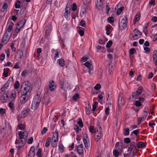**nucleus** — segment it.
I'll list each match as a JSON object with an SVG mask.
<instances>
[{"label": "nucleus", "mask_w": 157, "mask_h": 157, "mask_svg": "<svg viewBox=\"0 0 157 157\" xmlns=\"http://www.w3.org/2000/svg\"><path fill=\"white\" fill-rule=\"evenodd\" d=\"M30 87L31 83L29 81L24 82L21 86V88H22L21 90L22 93L28 94L30 92Z\"/></svg>", "instance_id": "nucleus-1"}, {"label": "nucleus", "mask_w": 157, "mask_h": 157, "mask_svg": "<svg viewBox=\"0 0 157 157\" xmlns=\"http://www.w3.org/2000/svg\"><path fill=\"white\" fill-rule=\"evenodd\" d=\"M41 101V98L40 96L37 94L35 96L32 102L31 108L32 109L36 110L39 107Z\"/></svg>", "instance_id": "nucleus-2"}, {"label": "nucleus", "mask_w": 157, "mask_h": 157, "mask_svg": "<svg viewBox=\"0 0 157 157\" xmlns=\"http://www.w3.org/2000/svg\"><path fill=\"white\" fill-rule=\"evenodd\" d=\"M28 94L22 93L19 99V103L18 104V107L20 108L22 105L25 103L28 100Z\"/></svg>", "instance_id": "nucleus-3"}, {"label": "nucleus", "mask_w": 157, "mask_h": 157, "mask_svg": "<svg viewBox=\"0 0 157 157\" xmlns=\"http://www.w3.org/2000/svg\"><path fill=\"white\" fill-rule=\"evenodd\" d=\"M26 22V20L25 19H23L17 24L16 27L15 31L16 33H18L20 29L23 28Z\"/></svg>", "instance_id": "nucleus-4"}, {"label": "nucleus", "mask_w": 157, "mask_h": 157, "mask_svg": "<svg viewBox=\"0 0 157 157\" xmlns=\"http://www.w3.org/2000/svg\"><path fill=\"white\" fill-rule=\"evenodd\" d=\"M143 88L141 86H140L135 92L132 93V97L133 98L136 99L142 93Z\"/></svg>", "instance_id": "nucleus-5"}, {"label": "nucleus", "mask_w": 157, "mask_h": 157, "mask_svg": "<svg viewBox=\"0 0 157 157\" xmlns=\"http://www.w3.org/2000/svg\"><path fill=\"white\" fill-rule=\"evenodd\" d=\"M13 80V78H10L5 84L1 88V90L2 91H6V90L8 88L10 84H12Z\"/></svg>", "instance_id": "nucleus-6"}, {"label": "nucleus", "mask_w": 157, "mask_h": 157, "mask_svg": "<svg viewBox=\"0 0 157 157\" xmlns=\"http://www.w3.org/2000/svg\"><path fill=\"white\" fill-rule=\"evenodd\" d=\"M12 33L8 34V33L6 32L4 34L2 40V42L4 44H6L9 41L10 39Z\"/></svg>", "instance_id": "nucleus-7"}, {"label": "nucleus", "mask_w": 157, "mask_h": 157, "mask_svg": "<svg viewBox=\"0 0 157 157\" xmlns=\"http://www.w3.org/2000/svg\"><path fill=\"white\" fill-rule=\"evenodd\" d=\"M84 65L88 68L89 74H92L93 73V70L92 63L88 61L84 63Z\"/></svg>", "instance_id": "nucleus-8"}, {"label": "nucleus", "mask_w": 157, "mask_h": 157, "mask_svg": "<svg viewBox=\"0 0 157 157\" xmlns=\"http://www.w3.org/2000/svg\"><path fill=\"white\" fill-rule=\"evenodd\" d=\"M134 35L132 36L133 40H136L142 35V33L138 30L135 29L133 31Z\"/></svg>", "instance_id": "nucleus-9"}, {"label": "nucleus", "mask_w": 157, "mask_h": 157, "mask_svg": "<svg viewBox=\"0 0 157 157\" xmlns=\"http://www.w3.org/2000/svg\"><path fill=\"white\" fill-rule=\"evenodd\" d=\"M26 143L25 140H22L18 141L16 140L15 144L17 145L16 147H18V149L20 150L23 147Z\"/></svg>", "instance_id": "nucleus-10"}, {"label": "nucleus", "mask_w": 157, "mask_h": 157, "mask_svg": "<svg viewBox=\"0 0 157 157\" xmlns=\"http://www.w3.org/2000/svg\"><path fill=\"white\" fill-rule=\"evenodd\" d=\"M9 98V95L8 91L5 92L2 95L0 98V100L3 103H5L7 101Z\"/></svg>", "instance_id": "nucleus-11"}, {"label": "nucleus", "mask_w": 157, "mask_h": 157, "mask_svg": "<svg viewBox=\"0 0 157 157\" xmlns=\"http://www.w3.org/2000/svg\"><path fill=\"white\" fill-rule=\"evenodd\" d=\"M121 26L124 29H125L127 25V18L124 17L121 20Z\"/></svg>", "instance_id": "nucleus-12"}, {"label": "nucleus", "mask_w": 157, "mask_h": 157, "mask_svg": "<svg viewBox=\"0 0 157 157\" xmlns=\"http://www.w3.org/2000/svg\"><path fill=\"white\" fill-rule=\"evenodd\" d=\"M102 0H97L96 2V7L98 10H102L103 8Z\"/></svg>", "instance_id": "nucleus-13"}, {"label": "nucleus", "mask_w": 157, "mask_h": 157, "mask_svg": "<svg viewBox=\"0 0 157 157\" xmlns=\"http://www.w3.org/2000/svg\"><path fill=\"white\" fill-rule=\"evenodd\" d=\"M70 84L68 82L65 81L63 82L61 84V88L63 90L70 87Z\"/></svg>", "instance_id": "nucleus-14"}, {"label": "nucleus", "mask_w": 157, "mask_h": 157, "mask_svg": "<svg viewBox=\"0 0 157 157\" xmlns=\"http://www.w3.org/2000/svg\"><path fill=\"white\" fill-rule=\"evenodd\" d=\"M122 95V94H120L118 97V105L120 106L123 105L124 104V101Z\"/></svg>", "instance_id": "nucleus-15"}, {"label": "nucleus", "mask_w": 157, "mask_h": 157, "mask_svg": "<svg viewBox=\"0 0 157 157\" xmlns=\"http://www.w3.org/2000/svg\"><path fill=\"white\" fill-rule=\"evenodd\" d=\"M9 96L11 101H14L16 97V92L13 90L11 92L10 95Z\"/></svg>", "instance_id": "nucleus-16"}, {"label": "nucleus", "mask_w": 157, "mask_h": 157, "mask_svg": "<svg viewBox=\"0 0 157 157\" xmlns=\"http://www.w3.org/2000/svg\"><path fill=\"white\" fill-rule=\"evenodd\" d=\"M99 130H97V132H98V135L97 136V137L95 139L96 141H98L101 138V135L102 133V128L101 127H99Z\"/></svg>", "instance_id": "nucleus-17"}, {"label": "nucleus", "mask_w": 157, "mask_h": 157, "mask_svg": "<svg viewBox=\"0 0 157 157\" xmlns=\"http://www.w3.org/2000/svg\"><path fill=\"white\" fill-rule=\"evenodd\" d=\"M115 147L120 152L122 151L123 147L121 142H117L116 143Z\"/></svg>", "instance_id": "nucleus-18"}, {"label": "nucleus", "mask_w": 157, "mask_h": 157, "mask_svg": "<svg viewBox=\"0 0 157 157\" xmlns=\"http://www.w3.org/2000/svg\"><path fill=\"white\" fill-rule=\"evenodd\" d=\"M28 132L27 131H25L24 132L21 131L19 132L18 135L19 136H20L21 138V136H24V137H23L24 139H27L28 136Z\"/></svg>", "instance_id": "nucleus-19"}, {"label": "nucleus", "mask_w": 157, "mask_h": 157, "mask_svg": "<svg viewBox=\"0 0 157 157\" xmlns=\"http://www.w3.org/2000/svg\"><path fill=\"white\" fill-rule=\"evenodd\" d=\"M54 82L52 80H51L49 82V90L52 91L54 90L55 89V86L54 85Z\"/></svg>", "instance_id": "nucleus-20"}, {"label": "nucleus", "mask_w": 157, "mask_h": 157, "mask_svg": "<svg viewBox=\"0 0 157 157\" xmlns=\"http://www.w3.org/2000/svg\"><path fill=\"white\" fill-rule=\"evenodd\" d=\"M77 149V152L79 154H82L83 152V147L82 144L78 145Z\"/></svg>", "instance_id": "nucleus-21"}, {"label": "nucleus", "mask_w": 157, "mask_h": 157, "mask_svg": "<svg viewBox=\"0 0 157 157\" xmlns=\"http://www.w3.org/2000/svg\"><path fill=\"white\" fill-rule=\"evenodd\" d=\"M29 111V109H25L22 112L21 117L22 118L25 117L27 115Z\"/></svg>", "instance_id": "nucleus-22"}, {"label": "nucleus", "mask_w": 157, "mask_h": 157, "mask_svg": "<svg viewBox=\"0 0 157 157\" xmlns=\"http://www.w3.org/2000/svg\"><path fill=\"white\" fill-rule=\"evenodd\" d=\"M58 133L57 132H55L53 133V136L52 139V141L57 142Z\"/></svg>", "instance_id": "nucleus-23"}, {"label": "nucleus", "mask_w": 157, "mask_h": 157, "mask_svg": "<svg viewBox=\"0 0 157 157\" xmlns=\"http://www.w3.org/2000/svg\"><path fill=\"white\" fill-rule=\"evenodd\" d=\"M140 16V12H138L136 15L134 19V20L135 21L134 24H135L139 20Z\"/></svg>", "instance_id": "nucleus-24"}, {"label": "nucleus", "mask_w": 157, "mask_h": 157, "mask_svg": "<svg viewBox=\"0 0 157 157\" xmlns=\"http://www.w3.org/2000/svg\"><path fill=\"white\" fill-rule=\"evenodd\" d=\"M14 25V24L13 23H11L10 24L8 27V28L6 30V32L8 33V34H10V33H11V31L12 30L13 27Z\"/></svg>", "instance_id": "nucleus-25"}, {"label": "nucleus", "mask_w": 157, "mask_h": 157, "mask_svg": "<svg viewBox=\"0 0 157 157\" xmlns=\"http://www.w3.org/2000/svg\"><path fill=\"white\" fill-rule=\"evenodd\" d=\"M135 143L133 141L131 143L130 146L128 148V151H130L131 152L133 150V148L135 147Z\"/></svg>", "instance_id": "nucleus-26"}, {"label": "nucleus", "mask_w": 157, "mask_h": 157, "mask_svg": "<svg viewBox=\"0 0 157 157\" xmlns=\"http://www.w3.org/2000/svg\"><path fill=\"white\" fill-rule=\"evenodd\" d=\"M17 56H19L20 59H21L23 55V52L21 50H19L17 52Z\"/></svg>", "instance_id": "nucleus-27"}, {"label": "nucleus", "mask_w": 157, "mask_h": 157, "mask_svg": "<svg viewBox=\"0 0 157 157\" xmlns=\"http://www.w3.org/2000/svg\"><path fill=\"white\" fill-rule=\"evenodd\" d=\"M137 147L139 148H141L145 147L144 143L140 142L137 144Z\"/></svg>", "instance_id": "nucleus-28"}, {"label": "nucleus", "mask_w": 157, "mask_h": 157, "mask_svg": "<svg viewBox=\"0 0 157 157\" xmlns=\"http://www.w3.org/2000/svg\"><path fill=\"white\" fill-rule=\"evenodd\" d=\"M85 147L87 149H88L90 147V141L89 140L85 141L83 142Z\"/></svg>", "instance_id": "nucleus-29"}, {"label": "nucleus", "mask_w": 157, "mask_h": 157, "mask_svg": "<svg viewBox=\"0 0 157 157\" xmlns=\"http://www.w3.org/2000/svg\"><path fill=\"white\" fill-rule=\"evenodd\" d=\"M51 138L50 137H48L46 141V143L45 144V146L46 147H48L50 145V143L51 141Z\"/></svg>", "instance_id": "nucleus-30"}, {"label": "nucleus", "mask_w": 157, "mask_h": 157, "mask_svg": "<svg viewBox=\"0 0 157 157\" xmlns=\"http://www.w3.org/2000/svg\"><path fill=\"white\" fill-rule=\"evenodd\" d=\"M82 137L83 142H85L86 140H89L88 136L86 133L83 134Z\"/></svg>", "instance_id": "nucleus-31"}, {"label": "nucleus", "mask_w": 157, "mask_h": 157, "mask_svg": "<svg viewBox=\"0 0 157 157\" xmlns=\"http://www.w3.org/2000/svg\"><path fill=\"white\" fill-rule=\"evenodd\" d=\"M59 64V65L62 67H63L65 65L64 61L63 59H60L58 60Z\"/></svg>", "instance_id": "nucleus-32"}, {"label": "nucleus", "mask_w": 157, "mask_h": 157, "mask_svg": "<svg viewBox=\"0 0 157 157\" xmlns=\"http://www.w3.org/2000/svg\"><path fill=\"white\" fill-rule=\"evenodd\" d=\"M9 70V68H4V69L3 75L5 77H7L8 76V71Z\"/></svg>", "instance_id": "nucleus-33"}, {"label": "nucleus", "mask_w": 157, "mask_h": 157, "mask_svg": "<svg viewBox=\"0 0 157 157\" xmlns=\"http://www.w3.org/2000/svg\"><path fill=\"white\" fill-rule=\"evenodd\" d=\"M21 6V2L19 1H17L15 4V8L16 9L20 8Z\"/></svg>", "instance_id": "nucleus-34"}, {"label": "nucleus", "mask_w": 157, "mask_h": 157, "mask_svg": "<svg viewBox=\"0 0 157 157\" xmlns=\"http://www.w3.org/2000/svg\"><path fill=\"white\" fill-rule=\"evenodd\" d=\"M79 98V95L78 94H76L72 97L73 100L75 101L77 100Z\"/></svg>", "instance_id": "nucleus-35"}, {"label": "nucleus", "mask_w": 157, "mask_h": 157, "mask_svg": "<svg viewBox=\"0 0 157 157\" xmlns=\"http://www.w3.org/2000/svg\"><path fill=\"white\" fill-rule=\"evenodd\" d=\"M129 130L128 128H127L124 130V135H128L129 134Z\"/></svg>", "instance_id": "nucleus-36"}, {"label": "nucleus", "mask_w": 157, "mask_h": 157, "mask_svg": "<svg viewBox=\"0 0 157 157\" xmlns=\"http://www.w3.org/2000/svg\"><path fill=\"white\" fill-rule=\"evenodd\" d=\"M148 22L146 25H145V26L143 29V32L145 34V35H146L147 33V26L148 25Z\"/></svg>", "instance_id": "nucleus-37"}, {"label": "nucleus", "mask_w": 157, "mask_h": 157, "mask_svg": "<svg viewBox=\"0 0 157 157\" xmlns=\"http://www.w3.org/2000/svg\"><path fill=\"white\" fill-rule=\"evenodd\" d=\"M82 29H83L80 27L79 28V30H78L79 34L81 36H83L84 34V31L82 30Z\"/></svg>", "instance_id": "nucleus-38"}, {"label": "nucleus", "mask_w": 157, "mask_h": 157, "mask_svg": "<svg viewBox=\"0 0 157 157\" xmlns=\"http://www.w3.org/2000/svg\"><path fill=\"white\" fill-rule=\"evenodd\" d=\"M78 124L81 128H82L83 126L82 121L80 119H79V121H78Z\"/></svg>", "instance_id": "nucleus-39"}, {"label": "nucleus", "mask_w": 157, "mask_h": 157, "mask_svg": "<svg viewBox=\"0 0 157 157\" xmlns=\"http://www.w3.org/2000/svg\"><path fill=\"white\" fill-rule=\"evenodd\" d=\"M9 106L11 110H13L15 108L13 103L10 102L9 104Z\"/></svg>", "instance_id": "nucleus-40"}, {"label": "nucleus", "mask_w": 157, "mask_h": 157, "mask_svg": "<svg viewBox=\"0 0 157 157\" xmlns=\"http://www.w3.org/2000/svg\"><path fill=\"white\" fill-rule=\"evenodd\" d=\"M63 147H64L62 144H60L59 145V151L61 153L63 152Z\"/></svg>", "instance_id": "nucleus-41"}, {"label": "nucleus", "mask_w": 157, "mask_h": 157, "mask_svg": "<svg viewBox=\"0 0 157 157\" xmlns=\"http://www.w3.org/2000/svg\"><path fill=\"white\" fill-rule=\"evenodd\" d=\"M19 85H20V84H19V81H15V83L14 84V88L16 89H17L19 88Z\"/></svg>", "instance_id": "nucleus-42"}, {"label": "nucleus", "mask_w": 157, "mask_h": 157, "mask_svg": "<svg viewBox=\"0 0 157 157\" xmlns=\"http://www.w3.org/2000/svg\"><path fill=\"white\" fill-rule=\"evenodd\" d=\"M98 104V103L97 101H96L94 102V105H93L92 110L93 111H94L95 110Z\"/></svg>", "instance_id": "nucleus-43"}, {"label": "nucleus", "mask_w": 157, "mask_h": 157, "mask_svg": "<svg viewBox=\"0 0 157 157\" xmlns=\"http://www.w3.org/2000/svg\"><path fill=\"white\" fill-rule=\"evenodd\" d=\"M113 44V42L112 40L109 41L107 43L106 45V48L110 47Z\"/></svg>", "instance_id": "nucleus-44"}, {"label": "nucleus", "mask_w": 157, "mask_h": 157, "mask_svg": "<svg viewBox=\"0 0 157 157\" xmlns=\"http://www.w3.org/2000/svg\"><path fill=\"white\" fill-rule=\"evenodd\" d=\"M113 154L115 156L117 157L119 156V153L117 150H115L113 151Z\"/></svg>", "instance_id": "nucleus-45"}, {"label": "nucleus", "mask_w": 157, "mask_h": 157, "mask_svg": "<svg viewBox=\"0 0 157 157\" xmlns=\"http://www.w3.org/2000/svg\"><path fill=\"white\" fill-rule=\"evenodd\" d=\"M42 150L41 148L39 149L38 151L37 152V155L39 157H41Z\"/></svg>", "instance_id": "nucleus-46"}, {"label": "nucleus", "mask_w": 157, "mask_h": 157, "mask_svg": "<svg viewBox=\"0 0 157 157\" xmlns=\"http://www.w3.org/2000/svg\"><path fill=\"white\" fill-rule=\"evenodd\" d=\"M18 127L21 130H24L25 129V126L22 124H19L18 125Z\"/></svg>", "instance_id": "nucleus-47"}, {"label": "nucleus", "mask_w": 157, "mask_h": 157, "mask_svg": "<svg viewBox=\"0 0 157 157\" xmlns=\"http://www.w3.org/2000/svg\"><path fill=\"white\" fill-rule=\"evenodd\" d=\"M123 11V9L122 7L119 8L117 10V14L118 15H120L122 12Z\"/></svg>", "instance_id": "nucleus-48"}, {"label": "nucleus", "mask_w": 157, "mask_h": 157, "mask_svg": "<svg viewBox=\"0 0 157 157\" xmlns=\"http://www.w3.org/2000/svg\"><path fill=\"white\" fill-rule=\"evenodd\" d=\"M81 12H82L83 14H85L87 13L86 7H82V8L81 9Z\"/></svg>", "instance_id": "nucleus-49"}, {"label": "nucleus", "mask_w": 157, "mask_h": 157, "mask_svg": "<svg viewBox=\"0 0 157 157\" xmlns=\"http://www.w3.org/2000/svg\"><path fill=\"white\" fill-rule=\"evenodd\" d=\"M139 132H140L139 129H136V130H134V131H133V132H132V133H133V134H135L136 136H137L139 135Z\"/></svg>", "instance_id": "nucleus-50"}, {"label": "nucleus", "mask_w": 157, "mask_h": 157, "mask_svg": "<svg viewBox=\"0 0 157 157\" xmlns=\"http://www.w3.org/2000/svg\"><path fill=\"white\" fill-rule=\"evenodd\" d=\"M136 52V51L134 48H131L129 50V53L131 55H133Z\"/></svg>", "instance_id": "nucleus-51"}, {"label": "nucleus", "mask_w": 157, "mask_h": 157, "mask_svg": "<svg viewBox=\"0 0 157 157\" xmlns=\"http://www.w3.org/2000/svg\"><path fill=\"white\" fill-rule=\"evenodd\" d=\"M6 110L2 108H0V114H3L6 113Z\"/></svg>", "instance_id": "nucleus-52"}, {"label": "nucleus", "mask_w": 157, "mask_h": 157, "mask_svg": "<svg viewBox=\"0 0 157 157\" xmlns=\"http://www.w3.org/2000/svg\"><path fill=\"white\" fill-rule=\"evenodd\" d=\"M14 44L13 42H12L10 45L11 48L13 51H15L16 49L14 47Z\"/></svg>", "instance_id": "nucleus-53"}, {"label": "nucleus", "mask_w": 157, "mask_h": 157, "mask_svg": "<svg viewBox=\"0 0 157 157\" xmlns=\"http://www.w3.org/2000/svg\"><path fill=\"white\" fill-rule=\"evenodd\" d=\"M105 114L107 116H108L109 113V107H108L105 109Z\"/></svg>", "instance_id": "nucleus-54"}, {"label": "nucleus", "mask_w": 157, "mask_h": 157, "mask_svg": "<svg viewBox=\"0 0 157 157\" xmlns=\"http://www.w3.org/2000/svg\"><path fill=\"white\" fill-rule=\"evenodd\" d=\"M101 87V86L100 84H98L94 86V89L96 90H99Z\"/></svg>", "instance_id": "nucleus-55"}, {"label": "nucleus", "mask_w": 157, "mask_h": 157, "mask_svg": "<svg viewBox=\"0 0 157 157\" xmlns=\"http://www.w3.org/2000/svg\"><path fill=\"white\" fill-rule=\"evenodd\" d=\"M110 28L109 27L106 26L105 28V30L106 31V34L107 35H109L110 33L109 32Z\"/></svg>", "instance_id": "nucleus-56"}, {"label": "nucleus", "mask_w": 157, "mask_h": 157, "mask_svg": "<svg viewBox=\"0 0 157 157\" xmlns=\"http://www.w3.org/2000/svg\"><path fill=\"white\" fill-rule=\"evenodd\" d=\"M51 32V31L49 30L48 29H46V32H45V36L46 37L48 38V36L50 33Z\"/></svg>", "instance_id": "nucleus-57"}, {"label": "nucleus", "mask_w": 157, "mask_h": 157, "mask_svg": "<svg viewBox=\"0 0 157 157\" xmlns=\"http://www.w3.org/2000/svg\"><path fill=\"white\" fill-rule=\"evenodd\" d=\"M135 105L136 106L140 107L142 105V104L140 101H136V102Z\"/></svg>", "instance_id": "nucleus-58"}, {"label": "nucleus", "mask_w": 157, "mask_h": 157, "mask_svg": "<svg viewBox=\"0 0 157 157\" xmlns=\"http://www.w3.org/2000/svg\"><path fill=\"white\" fill-rule=\"evenodd\" d=\"M5 54H4V53H2L0 55V59L2 61H3L4 60L5 57Z\"/></svg>", "instance_id": "nucleus-59"}, {"label": "nucleus", "mask_w": 157, "mask_h": 157, "mask_svg": "<svg viewBox=\"0 0 157 157\" xmlns=\"http://www.w3.org/2000/svg\"><path fill=\"white\" fill-rule=\"evenodd\" d=\"M107 21L110 23L113 22H114V19L112 17H109L108 18Z\"/></svg>", "instance_id": "nucleus-60"}, {"label": "nucleus", "mask_w": 157, "mask_h": 157, "mask_svg": "<svg viewBox=\"0 0 157 157\" xmlns=\"http://www.w3.org/2000/svg\"><path fill=\"white\" fill-rule=\"evenodd\" d=\"M8 7V5L7 3H5L3 4V6H2V9H4V10H6V12L7 11V9Z\"/></svg>", "instance_id": "nucleus-61"}, {"label": "nucleus", "mask_w": 157, "mask_h": 157, "mask_svg": "<svg viewBox=\"0 0 157 157\" xmlns=\"http://www.w3.org/2000/svg\"><path fill=\"white\" fill-rule=\"evenodd\" d=\"M77 9V6L76 4L74 3L72 5V10L73 11H75Z\"/></svg>", "instance_id": "nucleus-62"}, {"label": "nucleus", "mask_w": 157, "mask_h": 157, "mask_svg": "<svg viewBox=\"0 0 157 157\" xmlns=\"http://www.w3.org/2000/svg\"><path fill=\"white\" fill-rule=\"evenodd\" d=\"M124 142L127 144H128L130 142V140L129 138H126L124 139Z\"/></svg>", "instance_id": "nucleus-63"}, {"label": "nucleus", "mask_w": 157, "mask_h": 157, "mask_svg": "<svg viewBox=\"0 0 157 157\" xmlns=\"http://www.w3.org/2000/svg\"><path fill=\"white\" fill-rule=\"evenodd\" d=\"M89 130L90 132L92 133H93L95 132L94 128L93 126H91L89 128Z\"/></svg>", "instance_id": "nucleus-64"}]
</instances>
